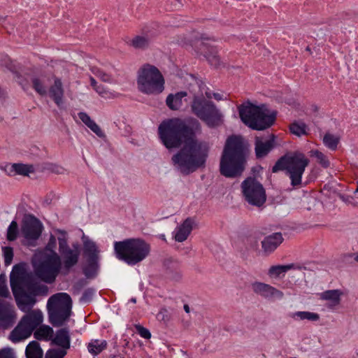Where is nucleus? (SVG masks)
Segmentation results:
<instances>
[{
	"instance_id": "45",
	"label": "nucleus",
	"mask_w": 358,
	"mask_h": 358,
	"mask_svg": "<svg viewBox=\"0 0 358 358\" xmlns=\"http://www.w3.org/2000/svg\"><path fill=\"white\" fill-rule=\"evenodd\" d=\"M0 358H15L13 349L11 348L0 349Z\"/></svg>"
},
{
	"instance_id": "55",
	"label": "nucleus",
	"mask_w": 358,
	"mask_h": 358,
	"mask_svg": "<svg viewBox=\"0 0 358 358\" xmlns=\"http://www.w3.org/2000/svg\"><path fill=\"white\" fill-rule=\"evenodd\" d=\"M357 188H356V189H355V191L354 192L355 194L358 193V180H357Z\"/></svg>"
},
{
	"instance_id": "26",
	"label": "nucleus",
	"mask_w": 358,
	"mask_h": 358,
	"mask_svg": "<svg viewBox=\"0 0 358 358\" xmlns=\"http://www.w3.org/2000/svg\"><path fill=\"white\" fill-rule=\"evenodd\" d=\"M273 148L271 141L260 137L255 138V154L257 157L262 158L266 156Z\"/></svg>"
},
{
	"instance_id": "40",
	"label": "nucleus",
	"mask_w": 358,
	"mask_h": 358,
	"mask_svg": "<svg viewBox=\"0 0 358 358\" xmlns=\"http://www.w3.org/2000/svg\"><path fill=\"white\" fill-rule=\"evenodd\" d=\"M18 234V226L15 221L11 222L7 231V238L8 241H14Z\"/></svg>"
},
{
	"instance_id": "43",
	"label": "nucleus",
	"mask_w": 358,
	"mask_h": 358,
	"mask_svg": "<svg viewBox=\"0 0 358 358\" xmlns=\"http://www.w3.org/2000/svg\"><path fill=\"white\" fill-rule=\"evenodd\" d=\"M90 80L91 86L98 94L101 96H104L107 94V90L101 85H98L96 81L92 76L90 77Z\"/></svg>"
},
{
	"instance_id": "4",
	"label": "nucleus",
	"mask_w": 358,
	"mask_h": 358,
	"mask_svg": "<svg viewBox=\"0 0 358 358\" xmlns=\"http://www.w3.org/2000/svg\"><path fill=\"white\" fill-rule=\"evenodd\" d=\"M10 286L18 308L23 312L30 311L35 304L34 295L30 294L31 276L26 273L24 267L16 265L10 273Z\"/></svg>"
},
{
	"instance_id": "35",
	"label": "nucleus",
	"mask_w": 358,
	"mask_h": 358,
	"mask_svg": "<svg viewBox=\"0 0 358 358\" xmlns=\"http://www.w3.org/2000/svg\"><path fill=\"white\" fill-rule=\"evenodd\" d=\"M107 342L105 340H92L87 345V349L90 353L98 355L106 348Z\"/></svg>"
},
{
	"instance_id": "41",
	"label": "nucleus",
	"mask_w": 358,
	"mask_h": 358,
	"mask_svg": "<svg viewBox=\"0 0 358 358\" xmlns=\"http://www.w3.org/2000/svg\"><path fill=\"white\" fill-rule=\"evenodd\" d=\"M48 293V288L47 286L42 285L36 287L33 284L31 281V289L30 290V294L33 295H47Z\"/></svg>"
},
{
	"instance_id": "23",
	"label": "nucleus",
	"mask_w": 358,
	"mask_h": 358,
	"mask_svg": "<svg viewBox=\"0 0 358 358\" xmlns=\"http://www.w3.org/2000/svg\"><path fill=\"white\" fill-rule=\"evenodd\" d=\"M64 90L62 81L58 78L55 79L54 83L50 87L49 95L58 106L64 103Z\"/></svg>"
},
{
	"instance_id": "48",
	"label": "nucleus",
	"mask_w": 358,
	"mask_h": 358,
	"mask_svg": "<svg viewBox=\"0 0 358 358\" xmlns=\"http://www.w3.org/2000/svg\"><path fill=\"white\" fill-rule=\"evenodd\" d=\"M136 329L138 333L141 335V337L149 339L151 337V334L148 329L144 328L141 325H136Z\"/></svg>"
},
{
	"instance_id": "50",
	"label": "nucleus",
	"mask_w": 358,
	"mask_h": 358,
	"mask_svg": "<svg viewBox=\"0 0 358 358\" xmlns=\"http://www.w3.org/2000/svg\"><path fill=\"white\" fill-rule=\"evenodd\" d=\"M215 41V39L213 38L206 36V35H202L201 36V45H206L208 42H211V41Z\"/></svg>"
},
{
	"instance_id": "17",
	"label": "nucleus",
	"mask_w": 358,
	"mask_h": 358,
	"mask_svg": "<svg viewBox=\"0 0 358 358\" xmlns=\"http://www.w3.org/2000/svg\"><path fill=\"white\" fill-rule=\"evenodd\" d=\"M25 313L26 314L20 320L33 331L43 322V313L39 309H34Z\"/></svg>"
},
{
	"instance_id": "24",
	"label": "nucleus",
	"mask_w": 358,
	"mask_h": 358,
	"mask_svg": "<svg viewBox=\"0 0 358 358\" xmlns=\"http://www.w3.org/2000/svg\"><path fill=\"white\" fill-rule=\"evenodd\" d=\"M194 224V220L186 219L176 229L174 238L178 242L185 241L190 234Z\"/></svg>"
},
{
	"instance_id": "44",
	"label": "nucleus",
	"mask_w": 358,
	"mask_h": 358,
	"mask_svg": "<svg viewBox=\"0 0 358 358\" xmlns=\"http://www.w3.org/2000/svg\"><path fill=\"white\" fill-rule=\"evenodd\" d=\"M3 252L5 264L7 265L10 264L13 257V249L10 247H5L3 248Z\"/></svg>"
},
{
	"instance_id": "2",
	"label": "nucleus",
	"mask_w": 358,
	"mask_h": 358,
	"mask_svg": "<svg viewBox=\"0 0 358 358\" xmlns=\"http://www.w3.org/2000/svg\"><path fill=\"white\" fill-rule=\"evenodd\" d=\"M249 155L248 143L239 136L229 137L220 159V172L226 178H234L242 175Z\"/></svg>"
},
{
	"instance_id": "47",
	"label": "nucleus",
	"mask_w": 358,
	"mask_h": 358,
	"mask_svg": "<svg viewBox=\"0 0 358 358\" xmlns=\"http://www.w3.org/2000/svg\"><path fill=\"white\" fill-rule=\"evenodd\" d=\"M210 64L215 67L220 65V58L216 53H210L206 55Z\"/></svg>"
},
{
	"instance_id": "54",
	"label": "nucleus",
	"mask_w": 358,
	"mask_h": 358,
	"mask_svg": "<svg viewBox=\"0 0 358 358\" xmlns=\"http://www.w3.org/2000/svg\"><path fill=\"white\" fill-rule=\"evenodd\" d=\"M354 259L358 262V253L355 254Z\"/></svg>"
},
{
	"instance_id": "29",
	"label": "nucleus",
	"mask_w": 358,
	"mask_h": 358,
	"mask_svg": "<svg viewBox=\"0 0 358 358\" xmlns=\"http://www.w3.org/2000/svg\"><path fill=\"white\" fill-rule=\"evenodd\" d=\"M78 117L80 120L99 137L103 138L105 136L100 127L87 113L80 112L78 113Z\"/></svg>"
},
{
	"instance_id": "49",
	"label": "nucleus",
	"mask_w": 358,
	"mask_h": 358,
	"mask_svg": "<svg viewBox=\"0 0 358 358\" xmlns=\"http://www.w3.org/2000/svg\"><path fill=\"white\" fill-rule=\"evenodd\" d=\"M51 170L57 174H64L66 171L63 167L57 164L52 165Z\"/></svg>"
},
{
	"instance_id": "19",
	"label": "nucleus",
	"mask_w": 358,
	"mask_h": 358,
	"mask_svg": "<svg viewBox=\"0 0 358 358\" xmlns=\"http://www.w3.org/2000/svg\"><path fill=\"white\" fill-rule=\"evenodd\" d=\"M301 267L294 264H276L271 266L267 270V275L271 279H280L284 278L286 273L293 269H300Z\"/></svg>"
},
{
	"instance_id": "18",
	"label": "nucleus",
	"mask_w": 358,
	"mask_h": 358,
	"mask_svg": "<svg viewBox=\"0 0 358 358\" xmlns=\"http://www.w3.org/2000/svg\"><path fill=\"white\" fill-rule=\"evenodd\" d=\"M343 292L341 289H329L319 294L320 299L327 302L328 307L334 308L340 305Z\"/></svg>"
},
{
	"instance_id": "39",
	"label": "nucleus",
	"mask_w": 358,
	"mask_h": 358,
	"mask_svg": "<svg viewBox=\"0 0 358 358\" xmlns=\"http://www.w3.org/2000/svg\"><path fill=\"white\" fill-rule=\"evenodd\" d=\"M93 74L101 81L105 83H110L111 81L110 76L102 69L93 67L92 69Z\"/></svg>"
},
{
	"instance_id": "12",
	"label": "nucleus",
	"mask_w": 358,
	"mask_h": 358,
	"mask_svg": "<svg viewBox=\"0 0 358 358\" xmlns=\"http://www.w3.org/2000/svg\"><path fill=\"white\" fill-rule=\"evenodd\" d=\"M59 251L63 259L64 267L69 268L75 266L79 259L80 250L77 244H73L71 248L67 243L66 234L59 231Z\"/></svg>"
},
{
	"instance_id": "22",
	"label": "nucleus",
	"mask_w": 358,
	"mask_h": 358,
	"mask_svg": "<svg viewBox=\"0 0 358 358\" xmlns=\"http://www.w3.org/2000/svg\"><path fill=\"white\" fill-rule=\"evenodd\" d=\"M30 328H28L21 320L15 328L10 332L9 339L13 343H18L29 338L31 334Z\"/></svg>"
},
{
	"instance_id": "9",
	"label": "nucleus",
	"mask_w": 358,
	"mask_h": 358,
	"mask_svg": "<svg viewBox=\"0 0 358 358\" xmlns=\"http://www.w3.org/2000/svg\"><path fill=\"white\" fill-rule=\"evenodd\" d=\"M117 257L129 265L143 261L150 253V245L143 240L130 238L116 242L114 245Z\"/></svg>"
},
{
	"instance_id": "6",
	"label": "nucleus",
	"mask_w": 358,
	"mask_h": 358,
	"mask_svg": "<svg viewBox=\"0 0 358 358\" xmlns=\"http://www.w3.org/2000/svg\"><path fill=\"white\" fill-rule=\"evenodd\" d=\"M136 86L141 93L157 95L165 88V80L160 70L155 65L146 63L136 73Z\"/></svg>"
},
{
	"instance_id": "52",
	"label": "nucleus",
	"mask_w": 358,
	"mask_h": 358,
	"mask_svg": "<svg viewBox=\"0 0 358 358\" xmlns=\"http://www.w3.org/2000/svg\"><path fill=\"white\" fill-rule=\"evenodd\" d=\"M184 309L187 312V313H189V308L187 305H185L184 306Z\"/></svg>"
},
{
	"instance_id": "42",
	"label": "nucleus",
	"mask_w": 358,
	"mask_h": 358,
	"mask_svg": "<svg viewBox=\"0 0 358 358\" xmlns=\"http://www.w3.org/2000/svg\"><path fill=\"white\" fill-rule=\"evenodd\" d=\"M9 296V291L6 285L5 276L0 275V296L7 297Z\"/></svg>"
},
{
	"instance_id": "25",
	"label": "nucleus",
	"mask_w": 358,
	"mask_h": 358,
	"mask_svg": "<svg viewBox=\"0 0 358 358\" xmlns=\"http://www.w3.org/2000/svg\"><path fill=\"white\" fill-rule=\"evenodd\" d=\"M151 41L147 34H137L130 39L128 45L138 50H145L150 47Z\"/></svg>"
},
{
	"instance_id": "34",
	"label": "nucleus",
	"mask_w": 358,
	"mask_h": 358,
	"mask_svg": "<svg viewBox=\"0 0 358 358\" xmlns=\"http://www.w3.org/2000/svg\"><path fill=\"white\" fill-rule=\"evenodd\" d=\"M53 329L48 325H42L34 332V337L38 340L52 341Z\"/></svg>"
},
{
	"instance_id": "38",
	"label": "nucleus",
	"mask_w": 358,
	"mask_h": 358,
	"mask_svg": "<svg viewBox=\"0 0 358 358\" xmlns=\"http://www.w3.org/2000/svg\"><path fill=\"white\" fill-rule=\"evenodd\" d=\"M66 350L65 349H50L45 354V358H64L66 355Z\"/></svg>"
},
{
	"instance_id": "31",
	"label": "nucleus",
	"mask_w": 358,
	"mask_h": 358,
	"mask_svg": "<svg viewBox=\"0 0 358 358\" xmlns=\"http://www.w3.org/2000/svg\"><path fill=\"white\" fill-rule=\"evenodd\" d=\"M291 317L296 321L308 320L311 322H317L320 317L318 313L309 311H297L292 313Z\"/></svg>"
},
{
	"instance_id": "16",
	"label": "nucleus",
	"mask_w": 358,
	"mask_h": 358,
	"mask_svg": "<svg viewBox=\"0 0 358 358\" xmlns=\"http://www.w3.org/2000/svg\"><path fill=\"white\" fill-rule=\"evenodd\" d=\"M83 243V255L91 264H96L99 259V250L96 243L88 237L83 236L82 238Z\"/></svg>"
},
{
	"instance_id": "28",
	"label": "nucleus",
	"mask_w": 358,
	"mask_h": 358,
	"mask_svg": "<svg viewBox=\"0 0 358 358\" xmlns=\"http://www.w3.org/2000/svg\"><path fill=\"white\" fill-rule=\"evenodd\" d=\"M187 95V92L184 91L171 94L166 97V103L171 110H178L182 105V99L186 97Z\"/></svg>"
},
{
	"instance_id": "27",
	"label": "nucleus",
	"mask_w": 358,
	"mask_h": 358,
	"mask_svg": "<svg viewBox=\"0 0 358 358\" xmlns=\"http://www.w3.org/2000/svg\"><path fill=\"white\" fill-rule=\"evenodd\" d=\"M52 343L59 346L62 349L68 350L70 348V336L66 329H62L57 331L52 338Z\"/></svg>"
},
{
	"instance_id": "32",
	"label": "nucleus",
	"mask_w": 358,
	"mask_h": 358,
	"mask_svg": "<svg viewBox=\"0 0 358 358\" xmlns=\"http://www.w3.org/2000/svg\"><path fill=\"white\" fill-rule=\"evenodd\" d=\"M27 358H43V352L40 345L36 341L30 342L26 348Z\"/></svg>"
},
{
	"instance_id": "46",
	"label": "nucleus",
	"mask_w": 358,
	"mask_h": 358,
	"mask_svg": "<svg viewBox=\"0 0 358 358\" xmlns=\"http://www.w3.org/2000/svg\"><path fill=\"white\" fill-rule=\"evenodd\" d=\"M190 34H182L177 36V43L182 45H187L191 43Z\"/></svg>"
},
{
	"instance_id": "10",
	"label": "nucleus",
	"mask_w": 358,
	"mask_h": 358,
	"mask_svg": "<svg viewBox=\"0 0 358 358\" xmlns=\"http://www.w3.org/2000/svg\"><path fill=\"white\" fill-rule=\"evenodd\" d=\"M71 306L72 301L68 294H53L47 302L50 322L55 327L62 326L71 315Z\"/></svg>"
},
{
	"instance_id": "15",
	"label": "nucleus",
	"mask_w": 358,
	"mask_h": 358,
	"mask_svg": "<svg viewBox=\"0 0 358 358\" xmlns=\"http://www.w3.org/2000/svg\"><path fill=\"white\" fill-rule=\"evenodd\" d=\"M14 306L4 299H0V325L8 327L16 320Z\"/></svg>"
},
{
	"instance_id": "7",
	"label": "nucleus",
	"mask_w": 358,
	"mask_h": 358,
	"mask_svg": "<svg viewBox=\"0 0 358 358\" xmlns=\"http://www.w3.org/2000/svg\"><path fill=\"white\" fill-rule=\"evenodd\" d=\"M309 159L300 152L288 153L280 157L272 168V171H285L294 187L299 186L302 182V176L309 164Z\"/></svg>"
},
{
	"instance_id": "56",
	"label": "nucleus",
	"mask_w": 358,
	"mask_h": 358,
	"mask_svg": "<svg viewBox=\"0 0 358 358\" xmlns=\"http://www.w3.org/2000/svg\"><path fill=\"white\" fill-rule=\"evenodd\" d=\"M131 301L135 303L136 302V299L135 298H133L131 299Z\"/></svg>"
},
{
	"instance_id": "3",
	"label": "nucleus",
	"mask_w": 358,
	"mask_h": 358,
	"mask_svg": "<svg viewBox=\"0 0 358 358\" xmlns=\"http://www.w3.org/2000/svg\"><path fill=\"white\" fill-rule=\"evenodd\" d=\"M55 247L56 238L51 236L45 250L34 257L36 273L46 282L55 280L61 266V258L55 251Z\"/></svg>"
},
{
	"instance_id": "33",
	"label": "nucleus",
	"mask_w": 358,
	"mask_h": 358,
	"mask_svg": "<svg viewBox=\"0 0 358 358\" xmlns=\"http://www.w3.org/2000/svg\"><path fill=\"white\" fill-rule=\"evenodd\" d=\"M341 136L338 134H334L327 132L322 138L324 145L331 150H336L340 143Z\"/></svg>"
},
{
	"instance_id": "30",
	"label": "nucleus",
	"mask_w": 358,
	"mask_h": 358,
	"mask_svg": "<svg viewBox=\"0 0 358 358\" xmlns=\"http://www.w3.org/2000/svg\"><path fill=\"white\" fill-rule=\"evenodd\" d=\"M49 79L46 77L34 78L32 79V87L35 91L41 96L48 94Z\"/></svg>"
},
{
	"instance_id": "8",
	"label": "nucleus",
	"mask_w": 358,
	"mask_h": 358,
	"mask_svg": "<svg viewBox=\"0 0 358 358\" xmlns=\"http://www.w3.org/2000/svg\"><path fill=\"white\" fill-rule=\"evenodd\" d=\"M212 99L210 92L201 90L200 94L194 95L190 103L192 113L204 121L209 127H216L222 122L223 115L215 105L210 100Z\"/></svg>"
},
{
	"instance_id": "14",
	"label": "nucleus",
	"mask_w": 358,
	"mask_h": 358,
	"mask_svg": "<svg viewBox=\"0 0 358 358\" xmlns=\"http://www.w3.org/2000/svg\"><path fill=\"white\" fill-rule=\"evenodd\" d=\"M251 288L255 294L266 300H282L285 298L282 290L264 282L255 281L251 284Z\"/></svg>"
},
{
	"instance_id": "21",
	"label": "nucleus",
	"mask_w": 358,
	"mask_h": 358,
	"mask_svg": "<svg viewBox=\"0 0 358 358\" xmlns=\"http://www.w3.org/2000/svg\"><path fill=\"white\" fill-rule=\"evenodd\" d=\"M6 172L10 176H28L30 173L34 172L32 165L15 163L6 166Z\"/></svg>"
},
{
	"instance_id": "51",
	"label": "nucleus",
	"mask_w": 358,
	"mask_h": 358,
	"mask_svg": "<svg viewBox=\"0 0 358 358\" xmlns=\"http://www.w3.org/2000/svg\"><path fill=\"white\" fill-rule=\"evenodd\" d=\"M213 96L215 99H217V100H220V99H221L220 96V94H212V97H213Z\"/></svg>"
},
{
	"instance_id": "5",
	"label": "nucleus",
	"mask_w": 358,
	"mask_h": 358,
	"mask_svg": "<svg viewBox=\"0 0 358 358\" xmlns=\"http://www.w3.org/2000/svg\"><path fill=\"white\" fill-rule=\"evenodd\" d=\"M239 116L242 122L250 128L264 130L273 124L275 114L270 111L265 105L256 106L250 102L238 107Z\"/></svg>"
},
{
	"instance_id": "20",
	"label": "nucleus",
	"mask_w": 358,
	"mask_h": 358,
	"mask_svg": "<svg viewBox=\"0 0 358 358\" xmlns=\"http://www.w3.org/2000/svg\"><path fill=\"white\" fill-rule=\"evenodd\" d=\"M282 236L280 233H274L266 236L262 241L263 252L266 255L271 254L282 243Z\"/></svg>"
},
{
	"instance_id": "13",
	"label": "nucleus",
	"mask_w": 358,
	"mask_h": 358,
	"mask_svg": "<svg viewBox=\"0 0 358 358\" xmlns=\"http://www.w3.org/2000/svg\"><path fill=\"white\" fill-rule=\"evenodd\" d=\"M43 225L36 217L28 215L24 217L21 227V235L28 245H31L41 234Z\"/></svg>"
},
{
	"instance_id": "11",
	"label": "nucleus",
	"mask_w": 358,
	"mask_h": 358,
	"mask_svg": "<svg viewBox=\"0 0 358 358\" xmlns=\"http://www.w3.org/2000/svg\"><path fill=\"white\" fill-rule=\"evenodd\" d=\"M245 200L250 205L260 207L266 200V192L262 185L254 178H249L241 184Z\"/></svg>"
},
{
	"instance_id": "37",
	"label": "nucleus",
	"mask_w": 358,
	"mask_h": 358,
	"mask_svg": "<svg viewBox=\"0 0 358 358\" xmlns=\"http://www.w3.org/2000/svg\"><path fill=\"white\" fill-rule=\"evenodd\" d=\"M310 155L315 157L317 162L324 168H327L330 165L328 158L321 152L318 150L310 151Z\"/></svg>"
},
{
	"instance_id": "1",
	"label": "nucleus",
	"mask_w": 358,
	"mask_h": 358,
	"mask_svg": "<svg viewBox=\"0 0 358 358\" xmlns=\"http://www.w3.org/2000/svg\"><path fill=\"white\" fill-rule=\"evenodd\" d=\"M159 138L169 149L182 146L172 157L176 169L184 174H189L203 166L208 157L210 145L197 139L192 130L178 118L162 122L158 128Z\"/></svg>"
},
{
	"instance_id": "53",
	"label": "nucleus",
	"mask_w": 358,
	"mask_h": 358,
	"mask_svg": "<svg viewBox=\"0 0 358 358\" xmlns=\"http://www.w3.org/2000/svg\"><path fill=\"white\" fill-rule=\"evenodd\" d=\"M346 202H348V203L352 204V205H356L355 203H354L353 201H352L349 199L346 201Z\"/></svg>"
},
{
	"instance_id": "36",
	"label": "nucleus",
	"mask_w": 358,
	"mask_h": 358,
	"mask_svg": "<svg viewBox=\"0 0 358 358\" xmlns=\"http://www.w3.org/2000/svg\"><path fill=\"white\" fill-rule=\"evenodd\" d=\"M290 131L297 136H301L303 135H308V127L303 122H294L289 126Z\"/></svg>"
}]
</instances>
